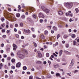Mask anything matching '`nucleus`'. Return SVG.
Returning <instances> with one entry per match:
<instances>
[{
    "label": "nucleus",
    "mask_w": 79,
    "mask_h": 79,
    "mask_svg": "<svg viewBox=\"0 0 79 79\" xmlns=\"http://www.w3.org/2000/svg\"><path fill=\"white\" fill-rule=\"evenodd\" d=\"M53 29L55 31H56L57 30V28L55 26L53 27Z\"/></svg>",
    "instance_id": "20"
},
{
    "label": "nucleus",
    "mask_w": 79,
    "mask_h": 79,
    "mask_svg": "<svg viewBox=\"0 0 79 79\" xmlns=\"http://www.w3.org/2000/svg\"><path fill=\"white\" fill-rule=\"evenodd\" d=\"M4 46V44H2L1 45V47H3Z\"/></svg>",
    "instance_id": "51"
},
{
    "label": "nucleus",
    "mask_w": 79,
    "mask_h": 79,
    "mask_svg": "<svg viewBox=\"0 0 79 79\" xmlns=\"http://www.w3.org/2000/svg\"><path fill=\"white\" fill-rule=\"evenodd\" d=\"M15 27H18V24H15Z\"/></svg>",
    "instance_id": "48"
},
{
    "label": "nucleus",
    "mask_w": 79,
    "mask_h": 79,
    "mask_svg": "<svg viewBox=\"0 0 79 79\" xmlns=\"http://www.w3.org/2000/svg\"><path fill=\"white\" fill-rule=\"evenodd\" d=\"M47 48V47L45 45L44 46V48L45 49V48Z\"/></svg>",
    "instance_id": "56"
},
{
    "label": "nucleus",
    "mask_w": 79,
    "mask_h": 79,
    "mask_svg": "<svg viewBox=\"0 0 79 79\" xmlns=\"http://www.w3.org/2000/svg\"><path fill=\"white\" fill-rule=\"evenodd\" d=\"M11 61L12 63H14V62H15V59H12L11 60Z\"/></svg>",
    "instance_id": "27"
},
{
    "label": "nucleus",
    "mask_w": 79,
    "mask_h": 79,
    "mask_svg": "<svg viewBox=\"0 0 79 79\" xmlns=\"http://www.w3.org/2000/svg\"><path fill=\"white\" fill-rule=\"evenodd\" d=\"M10 74H12V73H13V71L12 70H11L10 71Z\"/></svg>",
    "instance_id": "50"
},
{
    "label": "nucleus",
    "mask_w": 79,
    "mask_h": 79,
    "mask_svg": "<svg viewBox=\"0 0 79 79\" xmlns=\"http://www.w3.org/2000/svg\"><path fill=\"white\" fill-rule=\"evenodd\" d=\"M44 33L45 35H48V31L47 30H45L44 32Z\"/></svg>",
    "instance_id": "12"
},
{
    "label": "nucleus",
    "mask_w": 79,
    "mask_h": 79,
    "mask_svg": "<svg viewBox=\"0 0 79 79\" xmlns=\"http://www.w3.org/2000/svg\"><path fill=\"white\" fill-rule=\"evenodd\" d=\"M16 16L18 18L20 16V14L19 13H17L16 14Z\"/></svg>",
    "instance_id": "24"
},
{
    "label": "nucleus",
    "mask_w": 79,
    "mask_h": 79,
    "mask_svg": "<svg viewBox=\"0 0 79 79\" xmlns=\"http://www.w3.org/2000/svg\"><path fill=\"white\" fill-rule=\"evenodd\" d=\"M10 26L11 28H13V26L12 24H10Z\"/></svg>",
    "instance_id": "49"
},
{
    "label": "nucleus",
    "mask_w": 79,
    "mask_h": 79,
    "mask_svg": "<svg viewBox=\"0 0 79 79\" xmlns=\"http://www.w3.org/2000/svg\"><path fill=\"white\" fill-rule=\"evenodd\" d=\"M62 53H63V50H61L59 51V55L60 56L61 55H62Z\"/></svg>",
    "instance_id": "10"
},
{
    "label": "nucleus",
    "mask_w": 79,
    "mask_h": 79,
    "mask_svg": "<svg viewBox=\"0 0 79 79\" xmlns=\"http://www.w3.org/2000/svg\"><path fill=\"white\" fill-rule=\"evenodd\" d=\"M14 30L15 32H16V31H17V29H16V28H14Z\"/></svg>",
    "instance_id": "63"
},
{
    "label": "nucleus",
    "mask_w": 79,
    "mask_h": 79,
    "mask_svg": "<svg viewBox=\"0 0 79 79\" xmlns=\"http://www.w3.org/2000/svg\"><path fill=\"white\" fill-rule=\"evenodd\" d=\"M31 30L32 31H35L34 28H31Z\"/></svg>",
    "instance_id": "53"
},
{
    "label": "nucleus",
    "mask_w": 79,
    "mask_h": 79,
    "mask_svg": "<svg viewBox=\"0 0 79 79\" xmlns=\"http://www.w3.org/2000/svg\"><path fill=\"white\" fill-rule=\"evenodd\" d=\"M20 56L21 58H24V56L23 54H21L20 55Z\"/></svg>",
    "instance_id": "19"
},
{
    "label": "nucleus",
    "mask_w": 79,
    "mask_h": 79,
    "mask_svg": "<svg viewBox=\"0 0 79 79\" xmlns=\"http://www.w3.org/2000/svg\"><path fill=\"white\" fill-rule=\"evenodd\" d=\"M2 32H5V30H2Z\"/></svg>",
    "instance_id": "60"
},
{
    "label": "nucleus",
    "mask_w": 79,
    "mask_h": 79,
    "mask_svg": "<svg viewBox=\"0 0 79 79\" xmlns=\"http://www.w3.org/2000/svg\"><path fill=\"white\" fill-rule=\"evenodd\" d=\"M64 53H66V54H67V55H71V52L66 50L64 51Z\"/></svg>",
    "instance_id": "6"
},
{
    "label": "nucleus",
    "mask_w": 79,
    "mask_h": 79,
    "mask_svg": "<svg viewBox=\"0 0 79 79\" xmlns=\"http://www.w3.org/2000/svg\"><path fill=\"white\" fill-rule=\"evenodd\" d=\"M23 51L25 52V53H27V50L25 49H23Z\"/></svg>",
    "instance_id": "21"
},
{
    "label": "nucleus",
    "mask_w": 79,
    "mask_h": 79,
    "mask_svg": "<svg viewBox=\"0 0 79 79\" xmlns=\"http://www.w3.org/2000/svg\"><path fill=\"white\" fill-rule=\"evenodd\" d=\"M25 16H24V15H23L22 16V19H24L25 18Z\"/></svg>",
    "instance_id": "34"
},
{
    "label": "nucleus",
    "mask_w": 79,
    "mask_h": 79,
    "mask_svg": "<svg viewBox=\"0 0 79 79\" xmlns=\"http://www.w3.org/2000/svg\"><path fill=\"white\" fill-rule=\"evenodd\" d=\"M40 21L41 23H42V22H43V20L40 19Z\"/></svg>",
    "instance_id": "45"
},
{
    "label": "nucleus",
    "mask_w": 79,
    "mask_h": 79,
    "mask_svg": "<svg viewBox=\"0 0 79 79\" xmlns=\"http://www.w3.org/2000/svg\"><path fill=\"white\" fill-rule=\"evenodd\" d=\"M21 8H22V7H21V6L19 5L18 6V8H19V10H18V11H19V10H20L21 9Z\"/></svg>",
    "instance_id": "22"
},
{
    "label": "nucleus",
    "mask_w": 79,
    "mask_h": 79,
    "mask_svg": "<svg viewBox=\"0 0 79 79\" xmlns=\"http://www.w3.org/2000/svg\"><path fill=\"white\" fill-rule=\"evenodd\" d=\"M2 62H4L5 61V59L3 58L2 59Z\"/></svg>",
    "instance_id": "58"
},
{
    "label": "nucleus",
    "mask_w": 79,
    "mask_h": 79,
    "mask_svg": "<svg viewBox=\"0 0 79 79\" xmlns=\"http://www.w3.org/2000/svg\"><path fill=\"white\" fill-rule=\"evenodd\" d=\"M33 44H34V45L35 47H37V44H36V43L34 42H33Z\"/></svg>",
    "instance_id": "30"
},
{
    "label": "nucleus",
    "mask_w": 79,
    "mask_h": 79,
    "mask_svg": "<svg viewBox=\"0 0 79 79\" xmlns=\"http://www.w3.org/2000/svg\"><path fill=\"white\" fill-rule=\"evenodd\" d=\"M54 68H59V65L58 64H56V65H54Z\"/></svg>",
    "instance_id": "14"
},
{
    "label": "nucleus",
    "mask_w": 79,
    "mask_h": 79,
    "mask_svg": "<svg viewBox=\"0 0 79 79\" xmlns=\"http://www.w3.org/2000/svg\"><path fill=\"white\" fill-rule=\"evenodd\" d=\"M3 55L4 58H6V57H7V55Z\"/></svg>",
    "instance_id": "46"
},
{
    "label": "nucleus",
    "mask_w": 79,
    "mask_h": 79,
    "mask_svg": "<svg viewBox=\"0 0 79 79\" xmlns=\"http://www.w3.org/2000/svg\"><path fill=\"white\" fill-rule=\"evenodd\" d=\"M46 56L47 57H48L49 56V53H46Z\"/></svg>",
    "instance_id": "40"
},
{
    "label": "nucleus",
    "mask_w": 79,
    "mask_h": 79,
    "mask_svg": "<svg viewBox=\"0 0 79 79\" xmlns=\"http://www.w3.org/2000/svg\"><path fill=\"white\" fill-rule=\"evenodd\" d=\"M72 38H75V37H76V35L75 34H73L72 35Z\"/></svg>",
    "instance_id": "26"
},
{
    "label": "nucleus",
    "mask_w": 79,
    "mask_h": 79,
    "mask_svg": "<svg viewBox=\"0 0 79 79\" xmlns=\"http://www.w3.org/2000/svg\"><path fill=\"white\" fill-rule=\"evenodd\" d=\"M1 26H2L3 27H5V24L4 23L2 24L1 25Z\"/></svg>",
    "instance_id": "41"
},
{
    "label": "nucleus",
    "mask_w": 79,
    "mask_h": 79,
    "mask_svg": "<svg viewBox=\"0 0 79 79\" xmlns=\"http://www.w3.org/2000/svg\"><path fill=\"white\" fill-rule=\"evenodd\" d=\"M11 56H14V54L13 53H11Z\"/></svg>",
    "instance_id": "62"
},
{
    "label": "nucleus",
    "mask_w": 79,
    "mask_h": 79,
    "mask_svg": "<svg viewBox=\"0 0 79 79\" xmlns=\"http://www.w3.org/2000/svg\"><path fill=\"white\" fill-rule=\"evenodd\" d=\"M74 59L72 60L70 64L74 65Z\"/></svg>",
    "instance_id": "11"
},
{
    "label": "nucleus",
    "mask_w": 79,
    "mask_h": 79,
    "mask_svg": "<svg viewBox=\"0 0 79 79\" xmlns=\"http://www.w3.org/2000/svg\"><path fill=\"white\" fill-rule=\"evenodd\" d=\"M1 53H3V50H1Z\"/></svg>",
    "instance_id": "52"
},
{
    "label": "nucleus",
    "mask_w": 79,
    "mask_h": 79,
    "mask_svg": "<svg viewBox=\"0 0 79 79\" xmlns=\"http://www.w3.org/2000/svg\"><path fill=\"white\" fill-rule=\"evenodd\" d=\"M75 11H76V13H78L79 10H78V9L76 8L75 9Z\"/></svg>",
    "instance_id": "37"
},
{
    "label": "nucleus",
    "mask_w": 79,
    "mask_h": 79,
    "mask_svg": "<svg viewBox=\"0 0 79 79\" xmlns=\"http://www.w3.org/2000/svg\"><path fill=\"white\" fill-rule=\"evenodd\" d=\"M53 55L55 56H57V55L55 54V53H53Z\"/></svg>",
    "instance_id": "57"
},
{
    "label": "nucleus",
    "mask_w": 79,
    "mask_h": 79,
    "mask_svg": "<svg viewBox=\"0 0 79 79\" xmlns=\"http://www.w3.org/2000/svg\"><path fill=\"white\" fill-rule=\"evenodd\" d=\"M65 47L66 48H68V47H69V44H66L65 45Z\"/></svg>",
    "instance_id": "32"
},
{
    "label": "nucleus",
    "mask_w": 79,
    "mask_h": 79,
    "mask_svg": "<svg viewBox=\"0 0 79 79\" xmlns=\"http://www.w3.org/2000/svg\"><path fill=\"white\" fill-rule=\"evenodd\" d=\"M69 37V35H65L64 36V39H66L67 37Z\"/></svg>",
    "instance_id": "17"
},
{
    "label": "nucleus",
    "mask_w": 79,
    "mask_h": 79,
    "mask_svg": "<svg viewBox=\"0 0 79 79\" xmlns=\"http://www.w3.org/2000/svg\"><path fill=\"white\" fill-rule=\"evenodd\" d=\"M77 72H78V70H75L74 72V73H77Z\"/></svg>",
    "instance_id": "42"
},
{
    "label": "nucleus",
    "mask_w": 79,
    "mask_h": 79,
    "mask_svg": "<svg viewBox=\"0 0 79 79\" xmlns=\"http://www.w3.org/2000/svg\"><path fill=\"white\" fill-rule=\"evenodd\" d=\"M40 37L41 39H45V36L43 35H41Z\"/></svg>",
    "instance_id": "13"
},
{
    "label": "nucleus",
    "mask_w": 79,
    "mask_h": 79,
    "mask_svg": "<svg viewBox=\"0 0 79 79\" xmlns=\"http://www.w3.org/2000/svg\"><path fill=\"white\" fill-rule=\"evenodd\" d=\"M37 64H42V61H38L36 62Z\"/></svg>",
    "instance_id": "15"
},
{
    "label": "nucleus",
    "mask_w": 79,
    "mask_h": 79,
    "mask_svg": "<svg viewBox=\"0 0 79 79\" xmlns=\"http://www.w3.org/2000/svg\"><path fill=\"white\" fill-rule=\"evenodd\" d=\"M23 70H26L27 69V67H26V66H25L23 67Z\"/></svg>",
    "instance_id": "25"
},
{
    "label": "nucleus",
    "mask_w": 79,
    "mask_h": 79,
    "mask_svg": "<svg viewBox=\"0 0 79 79\" xmlns=\"http://www.w3.org/2000/svg\"><path fill=\"white\" fill-rule=\"evenodd\" d=\"M1 20L2 21H5V19L4 18H2V19Z\"/></svg>",
    "instance_id": "47"
},
{
    "label": "nucleus",
    "mask_w": 79,
    "mask_h": 79,
    "mask_svg": "<svg viewBox=\"0 0 79 79\" xmlns=\"http://www.w3.org/2000/svg\"><path fill=\"white\" fill-rule=\"evenodd\" d=\"M10 59H11V58L10 57H8L7 58V60H10Z\"/></svg>",
    "instance_id": "38"
},
{
    "label": "nucleus",
    "mask_w": 79,
    "mask_h": 79,
    "mask_svg": "<svg viewBox=\"0 0 79 79\" xmlns=\"http://www.w3.org/2000/svg\"><path fill=\"white\" fill-rule=\"evenodd\" d=\"M11 31H10V30H8L7 31H6V33H10V32Z\"/></svg>",
    "instance_id": "44"
},
{
    "label": "nucleus",
    "mask_w": 79,
    "mask_h": 79,
    "mask_svg": "<svg viewBox=\"0 0 79 79\" xmlns=\"http://www.w3.org/2000/svg\"><path fill=\"white\" fill-rule=\"evenodd\" d=\"M6 27L7 28H8V22L6 24Z\"/></svg>",
    "instance_id": "36"
},
{
    "label": "nucleus",
    "mask_w": 79,
    "mask_h": 79,
    "mask_svg": "<svg viewBox=\"0 0 79 79\" xmlns=\"http://www.w3.org/2000/svg\"><path fill=\"white\" fill-rule=\"evenodd\" d=\"M44 17H45V16H44V15H43L42 13H39V18H44Z\"/></svg>",
    "instance_id": "4"
},
{
    "label": "nucleus",
    "mask_w": 79,
    "mask_h": 79,
    "mask_svg": "<svg viewBox=\"0 0 79 79\" xmlns=\"http://www.w3.org/2000/svg\"><path fill=\"white\" fill-rule=\"evenodd\" d=\"M66 5L67 6L68 9H70L73 7V3H72L67 2L65 3Z\"/></svg>",
    "instance_id": "2"
},
{
    "label": "nucleus",
    "mask_w": 79,
    "mask_h": 79,
    "mask_svg": "<svg viewBox=\"0 0 79 79\" xmlns=\"http://www.w3.org/2000/svg\"><path fill=\"white\" fill-rule=\"evenodd\" d=\"M58 13L59 15H63V12L61 10H60L58 11Z\"/></svg>",
    "instance_id": "7"
},
{
    "label": "nucleus",
    "mask_w": 79,
    "mask_h": 79,
    "mask_svg": "<svg viewBox=\"0 0 79 79\" xmlns=\"http://www.w3.org/2000/svg\"><path fill=\"white\" fill-rule=\"evenodd\" d=\"M48 63L49 64V65H50V64H51V62L49 60H48Z\"/></svg>",
    "instance_id": "55"
},
{
    "label": "nucleus",
    "mask_w": 79,
    "mask_h": 79,
    "mask_svg": "<svg viewBox=\"0 0 79 79\" xmlns=\"http://www.w3.org/2000/svg\"><path fill=\"white\" fill-rule=\"evenodd\" d=\"M24 31L26 33H28V34H29L31 32V31L29 30H24Z\"/></svg>",
    "instance_id": "9"
},
{
    "label": "nucleus",
    "mask_w": 79,
    "mask_h": 79,
    "mask_svg": "<svg viewBox=\"0 0 79 79\" xmlns=\"http://www.w3.org/2000/svg\"><path fill=\"white\" fill-rule=\"evenodd\" d=\"M56 77H58V76H60V74L59 73H57L56 74Z\"/></svg>",
    "instance_id": "23"
},
{
    "label": "nucleus",
    "mask_w": 79,
    "mask_h": 79,
    "mask_svg": "<svg viewBox=\"0 0 79 79\" xmlns=\"http://www.w3.org/2000/svg\"><path fill=\"white\" fill-rule=\"evenodd\" d=\"M15 36L17 38H19V34H16L15 35Z\"/></svg>",
    "instance_id": "28"
},
{
    "label": "nucleus",
    "mask_w": 79,
    "mask_h": 79,
    "mask_svg": "<svg viewBox=\"0 0 79 79\" xmlns=\"http://www.w3.org/2000/svg\"><path fill=\"white\" fill-rule=\"evenodd\" d=\"M11 69H15V67L13 65L11 67Z\"/></svg>",
    "instance_id": "39"
},
{
    "label": "nucleus",
    "mask_w": 79,
    "mask_h": 79,
    "mask_svg": "<svg viewBox=\"0 0 79 79\" xmlns=\"http://www.w3.org/2000/svg\"><path fill=\"white\" fill-rule=\"evenodd\" d=\"M73 65L70 64L69 67V69H71V68H72V67H73Z\"/></svg>",
    "instance_id": "18"
},
{
    "label": "nucleus",
    "mask_w": 79,
    "mask_h": 79,
    "mask_svg": "<svg viewBox=\"0 0 79 79\" xmlns=\"http://www.w3.org/2000/svg\"><path fill=\"white\" fill-rule=\"evenodd\" d=\"M77 42L75 41H73V45H77Z\"/></svg>",
    "instance_id": "16"
},
{
    "label": "nucleus",
    "mask_w": 79,
    "mask_h": 79,
    "mask_svg": "<svg viewBox=\"0 0 79 79\" xmlns=\"http://www.w3.org/2000/svg\"><path fill=\"white\" fill-rule=\"evenodd\" d=\"M38 57H39V58H41L42 56V54H41V53H40V52L39 51H38Z\"/></svg>",
    "instance_id": "5"
},
{
    "label": "nucleus",
    "mask_w": 79,
    "mask_h": 79,
    "mask_svg": "<svg viewBox=\"0 0 79 79\" xmlns=\"http://www.w3.org/2000/svg\"><path fill=\"white\" fill-rule=\"evenodd\" d=\"M0 66H1V67H3V64L2 63L0 64Z\"/></svg>",
    "instance_id": "54"
},
{
    "label": "nucleus",
    "mask_w": 79,
    "mask_h": 79,
    "mask_svg": "<svg viewBox=\"0 0 79 79\" xmlns=\"http://www.w3.org/2000/svg\"><path fill=\"white\" fill-rule=\"evenodd\" d=\"M73 21H74V19H70L69 20L70 22Z\"/></svg>",
    "instance_id": "35"
},
{
    "label": "nucleus",
    "mask_w": 79,
    "mask_h": 79,
    "mask_svg": "<svg viewBox=\"0 0 79 79\" xmlns=\"http://www.w3.org/2000/svg\"><path fill=\"white\" fill-rule=\"evenodd\" d=\"M36 79H41V78H39L38 77H36Z\"/></svg>",
    "instance_id": "64"
},
{
    "label": "nucleus",
    "mask_w": 79,
    "mask_h": 79,
    "mask_svg": "<svg viewBox=\"0 0 79 79\" xmlns=\"http://www.w3.org/2000/svg\"><path fill=\"white\" fill-rule=\"evenodd\" d=\"M60 37V34H58L57 35V39H58V38Z\"/></svg>",
    "instance_id": "31"
},
{
    "label": "nucleus",
    "mask_w": 79,
    "mask_h": 79,
    "mask_svg": "<svg viewBox=\"0 0 79 79\" xmlns=\"http://www.w3.org/2000/svg\"><path fill=\"white\" fill-rule=\"evenodd\" d=\"M33 16L34 18L36 19V17H37V16H36V15H33Z\"/></svg>",
    "instance_id": "33"
},
{
    "label": "nucleus",
    "mask_w": 79,
    "mask_h": 79,
    "mask_svg": "<svg viewBox=\"0 0 79 79\" xmlns=\"http://www.w3.org/2000/svg\"><path fill=\"white\" fill-rule=\"evenodd\" d=\"M16 67H20L21 66V63L18 62L17 63L16 65Z\"/></svg>",
    "instance_id": "8"
},
{
    "label": "nucleus",
    "mask_w": 79,
    "mask_h": 79,
    "mask_svg": "<svg viewBox=\"0 0 79 79\" xmlns=\"http://www.w3.org/2000/svg\"><path fill=\"white\" fill-rule=\"evenodd\" d=\"M51 32L52 34H53V33H54V31L53 30H52L51 31Z\"/></svg>",
    "instance_id": "43"
},
{
    "label": "nucleus",
    "mask_w": 79,
    "mask_h": 79,
    "mask_svg": "<svg viewBox=\"0 0 79 79\" xmlns=\"http://www.w3.org/2000/svg\"><path fill=\"white\" fill-rule=\"evenodd\" d=\"M13 47H14L13 48L14 50H16V48H17V47H18V46H17L16 45V44H13Z\"/></svg>",
    "instance_id": "3"
},
{
    "label": "nucleus",
    "mask_w": 79,
    "mask_h": 79,
    "mask_svg": "<svg viewBox=\"0 0 79 79\" xmlns=\"http://www.w3.org/2000/svg\"><path fill=\"white\" fill-rule=\"evenodd\" d=\"M41 8L43 11H45V12L47 13H48L50 12V10L48 9H46V8H45V6H41Z\"/></svg>",
    "instance_id": "1"
},
{
    "label": "nucleus",
    "mask_w": 79,
    "mask_h": 79,
    "mask_svg": "<svg viewBox=\"0 0 79 79\" xmlns=\"http://www.w3.org/2000/svg\"><path fill=\"white\" fill-rule=\"evenodd\" d=\"M20 27H23V23H20Z\"/></svg>",
    "instance_id": "29"
},
{
    "label": "nucleus",
    "mask_w": 79,
    "mask_h": 79,
    "mask_svg": "<svg viewBox=\"0 0 79 79\" xmlns=\"http://www.w3.org/2000/svg\"><path fill=\"white\" fill-rule=\"evenodd\" d=\"M6 41L8 43H10V42L9 41V40H7Z\"/></svg>",
    "instance_id": "61"
},
{
    "label": "nucleus",
    "mask_w": 79,
    "mask_h": 79,
    "mask_svg": "<svg viewBox=\"0 0 79 79\" xmlns=\"http://www.w3.org/2000/svg\"><path fill=\"white\" fill-rule=\"evenodd\" d=\"M6 35H3L2 36V37H4V38H5V37H6Z\"/></svg>",
    "instance_id": "59"
}]
</instances>
